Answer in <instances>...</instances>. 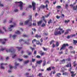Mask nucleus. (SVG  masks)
Wrapping results in <instances>:
<instances>
[{"mask_svg":"<svg viewBox=\"0 0 77 77\" xmlns=\"http://www.w3.org/2000/svg\"><path fill=\"white\" fill-rule=\"evenodd\" d=\"M69 45L68 44H64L62 45L61 48H60V50H62L63 49H65L66 47H68Z\"/></svg>","mask_w":77,"mask_h":77,"instance_id":"nucleus-1","label":"nucleus"},{"mask_svg":"<svg viewBox=\"0 0 77 77\" xmlns=\"http://www.w3.org/2000/svg\"><path fill=\"white\" fill-rule=\"evenodd\" d=\"M29 17H30L29 19L30 20L29 22V26H32V15H30Z\"/></svg>","mask_w":77,"mask_h":77,"instance_id":"nucleus-2","label":"nucleus"},{"mask_svg":"<svg viewBox=\"0 0 77 77\" xmlns=\"http://www.w3.org/2000/svg\"><path fill=\"white\" fill-rule=\"evenodd\" d=\"M20 3V5H19V6L20 7V9L21 11L23 10V3L21 1H20L19 2H15V3Z\"/></svg>","mask_w":77,"mask_h":77,"instance_id":"nucleus-3","label":"nucleus"},{"mask_svg":"<svg viewBox=\"0 0 77 77\" xmlns=\"http://www.w3.org/2000/svg\"><path fill=\"white\" fill-rule=\"evenodd\" d=\"M42 18H43V20L45 22V23H43L41 27H45V26H46V23H47V21H46L45 19V17H44V16H42Z\"/></svg>","mask_w":77,"mask_h":77,"instance_id":"nucleus-4","label":"nucleus"},{"mask_svg":"<svg viewBox=\"0 0 77 77\" xmlns=\"http://www.w3.org/2000/svg\"><path fill=\"white\" fill-rule=\"evenodd\" d=\"M54 35L55 36H57V35H62V32L60 31H55L54 33Z\"/></svg>","mask_w":77,"mask_h":77,"instance_id":"nucleus-5","label":"nucleus"},{"mask_svg":"<svg viewBox=\"0 0 77 77\" xmlns=\"http://www.w3.org/2000/svg\"><path fill=\"white\" fill-rule=\"evenodd\" d=\"M6 51H7V52H10V53H13V54H14L15 53V50L14 49H11L9 50L7 49L6 50Z\"/></svg>","mask_w":77,"mask_h":77,"instance_id":"nucleus-6","label":"nucleus"},{"mask_svg":"<svg viewBox=\"0 0 77 77\" xmlns=\"http://www.w3.org/2000/svg\"><path fill=\"white\" fill-rule=\"evenodd\" d=\"M36 6V3L34 2H32V6L33 7V10L34 11L35 10V6Z\"/></svg>","mask_w":77,"mask_h":77,"instance_id":"nucleus-7","label":"nucleus"},{"mask_svg":"<svg viewBox=\"0 0 77 77\" xmlns=\"http://www.w3.org/2000/svg\"><path fill=\"white\" fill-rule=\"evenodd\" d=\"M16 26V24L14 23V24L13 25H10V28H9V31H12V29H11L12 27H15Z\"/></svg>","mask_w":77,"mask_h":77,"instance_id":"nucleus-8","label":"nucleus"},{"mask_svg":"<svg viewBox=\"0 0 77 77\" xmlns=\"http://www.w3.org/2000/svg\"><path fill=\"white\" fill-rule=\"evenodd\" d=\"M42 22H43V21H42V20L38 22H37V25L38 26H40V25H41V24L42 23Z\"/></svg>","mask_w":77,"mask_h":77,"instance_id":"nucleus-9","label":"nucleus"},{"mask_svg":"<svg viewBox=\"0 0 77 77\" xmlns=\"http://www.w3.org/2000/svg\"><path fill=\"white\" fill-rule=\"evenodd\" d=\"M22 41H23V42H25V43H24V44H27V45H29L30 44V43H27L26 42H25L24 41V40L21 39H20L19 41V42H21Z\"/></svg>","mask_w":77,"mask_h":77,"instance_id":"nucleus-10","label":"nucleus"},{"mask_svg":"<svg viewBox=\"0 0 77 77\" xmlns=\"http://www.w3.org/2000/svg\"><path fill=\"white\" fill-rule=\"evenodd\" d=\"M7 65V63H5V64H4L3 63H1V66L0 67V68L1 69H5V68L2 66V65Z\"/></svg>","mask_w":77,"mask_h":77,"instance_id":"nucleus-11","label":"nucleus"},{"mask_svg":"<svg viewBox=\"0 0 77 77\" xmlns=\"http://www.w3.org/2000/svg\"><path fill=\"white\" fill-rule=\"evenodd\" d=\"M36 44L37 45H42L43 44L42 43H41L39 41H37L36 42Z\"/></svg>","mask_w":77,"mask_h":77,"instance_id":"nucleus-12","label":"nucleus"},{"mask_svg":"<svg viewBox=\"0 0 77 77\" xmlns=\"http://www.w3.org/2000/svg\"><path fill=\"white\" fill-rule=\"evenodd\" d=\"M30 18H29V20H27L25 22V23H24L25 25H27V24H28L29 22H30Z\"/></svg>","mask_w":77,"mask_h":77,"instance_id":"nucleus-13","label":"nucleus"},{"mask_svg":"<svg viewBox=\"0 0 77 77\" xmlns=\"http://www.w3.org/2000/svg\"><path fill=\"white\" fill-rule=\"evenodd\" d=\"M42 37V36H41V35H38V34H36L35 36V38H41Z\"/></svg>","mask_w":77,"mask_h":77,"instance_id":"nucleus-14","label":"nucleus"},{"mask_svg":"<svg viewBox=\"0 0 77 77\" xmlns=\"http://www.w3.org/2000/svg\"><path fill=\"white\" fill-rule=\"evenodd\" d=\"M14 65H15V66L14 67V69H17V66H18V65H19V64L17 63H15L14 64Z\"/></svg>","mask_w":77,"mask_h":77,"instance_id":"nucleus-15","label":"nucleus"},{"mask_svg":"<svg viewBox=\"0 0 77 77\" xmlns=\"http://www.w3.org/2000/svg\"><path fill=\"white\" fill-rule=\"evenodd\" d=\"M65 61H66L65 60V59H63L62 60L60 61L61 63L60 62V64H61L62 63H65Z\"/></svg>","mask_w":77,"mask_h":77,"instance_id":"nucleus-16","label":"nucleus"},{"mask_svg":"<svg viewBox=\"0 0 77 77\" xmlns=\"http://www.w3.org/2000/svg\"><path fill=\"white\" fill-rule=\"evenodd\" d=\"M42 62V60H40L39 61H38L36 62L37 63H38V64H39V65H40L41 63Z\"/></svg>","mask_w":77,"mask_h":77,"instance_id":"nucleus-17","label":"nucleus"},{"mask_svg":"<svg viewBox=\"0 0 77 77\" xmlns=\"http://www.w3.org/2000/svg\"><path fill=\"white\" fill-rule=\"evenodd\" d=\"M76 62V61H75L73 63V66H74V67H75V66H77V64L75 63Z\"/></svg>","mask_w":77,"mask_h":77,"instance_id":"nucleus-18","label":"nucleus"},{"mask_svg":"<svg viewBox=\"0 0 77 77\" xmlns=\"http://www.w3.org/2000/svg\"><path fill=\"white\" fill-rule=\"evenodd\" d=\"M73 11H76L77 9V7H76V5L75 7V6H73Z\"/></svg>","mask_w":77,"mask_h":77,"instance_id":"nucleus-19","label":"nucleus"},{"mask_svg":"<svg viewBox=\"0 0 77 77\" xmlns=\"http://www.w3.org/2000/svg\"><path fill=\"white\" fill-rule=\"evenodd\" d=\"M46 64V60H45L43 61V66H45Z\"/></svg>","mask_w":77,"mask_h":77,"instance_id":"nucleus-20","label":"nucleus"},{"mask_svg":"<svg viewBox=\"0 0 77 77\" xmlns=\"http://www.w3.org/2000/svg\"><path fill=\"white\" fill-rule=\"evenodd\" d=\"M69 73L66 72H64L63 73V75H68Z\"/></svg>","mask_w":77,"mask_h":77,"instance_id":"nucleus-21","label":"nucleus"},{"mask_svg":"<svg viewBox=\"0 0 77 77\" xmlns=\"http://www.w3.org/2000/svg\"><path fill=\"white\" fill-rule=\"evenodd\" d=\"M56 47H58L59 46V42H56Z\"/></svg>","mask_w":77,"mask_h":77,"instance_id":"nucleus-22","label":"nucleus"},{"mask_svg":"<svg viewBox=\"0 0 77 77\" xmlns=\"http://www.w3.org/2000/svg\"><path fill=\"white\" fill-rule=\"evenodd\" d=\"M8 41V39L7 38L4 39L3 40L0 39V41L1 42H2V41Z\"/></svg>","mask_w":77,"mask_h":77,"instance_id":"nucleus-23","label":"nucleus"},{"mask_svg":"<svg viewBox=\"0 0 77 77\" xmlns=\"http://www.w3.org/2000/svg\"><path fill=\"white\" fill-rule=\"evenodd\" d=\"M54 42H55L54 41V40H52L51 42H50V45H51V44H52V43H54Z\"/></svg>","mask_w":77,"mask_h":77,"instance_id":"nucleus-24","label":"nucleus"},{"mask_svg":"<svg viewBox=\"0 0 77 77\" xmlns=\"http://www.w3.org/2000/svg\"><path fill=\"white\" fill-rule=\"evenodd\" d=\"M73 43L74 44H75H75L77 43V40H73Z\"/></svg>","mask_w":77,"mask_h":77,"instance_id":"nucleus-25","label":"nucleus"},{"mask_svg":"<svg viewBox=\"0 0 77 77\" xmlns=\"http://www.w3.org/2000/svg\"><path fill=\"white\" fill-rule=\"evenodd\" d=\"M50 14H51V13H49L48 14H47V15L46 16H45V17H46V18H48V17L50 16Z\"/></svg>","mask_w":77,"mask_h":77,"instance_id":"nucleus-26","label":"nucleus"},{"mask_svg":"<svg viewBox=\"0 0 77 77\" xmlns=\"http://www.w3.org/2000/svg\"><path fill=\"white\" fill-rule=\"evenodd\" d=\"M52 23V20H51V19H50L49 21H48V24H50V23Z\"/></svg>","mask_w":77,"mask_h":77,"instance_id":"nucleus-27","label":"nucleus"},{"mask_svg":"<svg viewBox=\"0 0 77 77\" xmlns=\"http://www.w3.org/2000/svg\"><path fill=\"white\" fill-rule=\"evenodd\" d=\"M42 48L43 49L44 51H47L48 50V49L47 48H45L43 47Z\"/></svg>","mask_w":77,"mask_h":77,"instance_id":"nucleus-28","label":"nucleus"},{"mask_svg":"<svg viewBox=\"0 0 77 77\" xmlns=\"http://www.w3.org/2000/svg\"><path fill=\"white\" fill-rule=\"evenodd\" d=\"M15 33L20 35V34H21V32L19 31H17V32H15Z\"/></svg>","mask_w":77,"mask_h":77,"instance_id":"nucleus-29","label":"nucleus"},{"mask_svg":"<svg viewBox=\"0 0 77 77\" xmlns=\"http://www.w3.org/2000/svg\"><path fill=\"white\" fill-rule=\"evenodd\" d=\"M65 8L66 9H68V4H66Z\"/></svg>","mask_w":77,"mask_h":77,"instance_id":"nucleus-30","label":"nucleus"},{"mask_svg":"<svg viewBox=\"0 0 77 77\" xmlns=\"http://www.w3.org/2000/svg\"><path fill=\"white\" fill-rule=\"evenodd\" d=\"M69 66L70 68V69H72V67H71V63H69Z\"/></svg>","mask_w":77,"mask_h":77,"instance_id":"nucleus-31","label":"nucleus"},{"mask_svg":"<svg viewBox=\"0 0 77 77\" xmlns=\"http://www.w3.org/2000/svg\"><path fill=\"white\" fill-rule=\"evenodd\" d=\"M47 71H51V67H49L48 68H47Z\"/></svg>","mask_w":77,"mask_h":77,"instance_id":"nucleus-32","label":"nucleus"},{"mask_svg":"<svg viewBox=\"0 0 77 77\" xmlns=\"http://www.w3.org/2000/svg\"><path fill=\"white\" fill-rule=\"evenodd\" d=\"M28 62H29V60H27V61H25L24 62V63L25 64H26V63H28Z\"/></svg>","mask_w":77,"mask_h":77,"instance_id":"nucleus-33","label":"nucleus"},{"mask_svg":"<svg viewBox=\"0 0 77 77\" xmlns=\"http://www.w3.org/2000/svg\"><path fill=\"white\" fill-rule=\"evenodd\" d=\"M37 41H36V39H34V40L32 41V44H34V42H36Z\"/></svg>","mask_w":77,"mask_h":77,"instance_id":"nucleus-34","label":"nucleus"},{"mask_svg":"<svg viewBox=\"0 0 77 77\" xmlns=\"http://www.w3.org/2000/svg\"><path fill=\"white\" fill-rule=\"evenodd\" d=\"M45 54V53L44 52H42L40 53V55L41 56H43V55H44Z\"/></svg>","mask_w":77,"mask_h":77,"instance_id":"nucleus-35","label":"nucleus"},{"mask_svg":"<svg viewBox=\"0 0 77 77\" xmlns=\"http://www.w3.org/2000/svg\"><path fill=\"white\" fill-rule=\"evenodd\" d=\"M61 74L60 73H57L56 74L57 76H59V75H61Z\"/></svg>","mask_w":77,"mask_h":77,"instance_id":"nucleus-36","label":"nucleus"},{"mask_svg":"<svg viewBox=\"0 0 77 77\" xmlns=\"http://www.w3.org/2000/svg\"><path fill=\"white\" fill-rule=\"evenodd\" d=\"M23 57L25 58V59H27L28 57H29V56L27 55H24L23 56Z\"/></svg>","mask_w":77,"mask_h":77,"instance_id":"nucleus-37","label":"nucleus"},{"mask_svg":"<svg viewBox=\"0 0 77 77\" xmlns=\"http://www.w3.org/2000/svg\"><path fill=\"white\" fill-rule=\"evenodd\" d=\"M45 3L46 4L48 3V4H49V3H50V2H49V1H48V0H47L45 1Z\"/></svg>","mask_w":77,"mask_h":77,"instance_id":"nucleus-38","label":"nucleus"},{"mask_svg":"<svg viewBox=\"0 0 77 77\" xmlns=\"http://www.w3.org/2000/svg\"><path fill=\"white\" fill-rule=\"evenodd\" d=\"M69 20H66L65 21V23H68L70 21Z\"/></svg>","mask_w":77,"mask_h":77,"instance_id":"nucleus-39","label":"nucleus"},{"mask_svg":"<svg viewBox=\"0 0 77 77\" xmlns=\"http://www.w3.org/2000/svg\"><path fill=\"white\" fill-rule=\"evenodd\" d=\"M57 8V9H60L61 8V6H57L56 7Z\"/></svg>","mask_w":77,"mask_h":77,"instance_id":"nucleus-40","label":"nucleus"},{"mask_svg":"<svg viewBox=\"0 0 77 77\" xmlns=\"http://www.w3.org/2000/svg\"><path fill=\"white\" fill-rule=\"evenodd\" d=\"M75 51H74L70 52V53H72V54H75Z\"/></svg>","mask_w":77,"mask_h":77,"instance_id":"nucleus-41","label":"nucleus"},{"mask_svg":"<svg viewBox=\"0 0 77 77\" xmlns=\"http://www.w3.org/2000/svg\"><path fill=\"white\" fill-rule=\"evenodd\" d=\"M41 8L43 9H45V6L44 5H41Z\"/></svg>","mask_w":77,"mask_h":77,"instance_id":"nucleus-42","label":"nucleus"},{"mask_svg":"<svg viewBox=\"0 0 77 77\" xmlns=\"http://www.w3.org/2000/svg\"><path fill=\"white\" fill-rule=\"evenodd\" d=\"M58 30H60V31H62L63 30V29L60 28V26L58 29Z\"/></svg>","mask_w":77,"mask_h":77,"instance_id":"nucleus-43","label":"nucleus"},{"mask_svg":"<svg viewBox=\"0 0 77 77\" xmlns=\"http://www.w3.org/2000/svg\"><path fill=\"white\" fill-rule=\"evenodd\" d=\"M76 73H75V74H72L71 75V76L72 77H74V76H75V75H76Z\"/></svg>","mask_w":77,"mask_h":77,"instance_id":"nucleus-44","label":"nucleus"},{"mask_svg":"<svg viewBox=\"0 0 77 77\" xmlns=\"http://www.w3.org/2000/svg\"><path fill=\"white\" fill-rule=\"evenodd\" d=\"M30 49H31V50H32V51H33V50H35V48H32V47H30Z\"/></svg>","mask_w":77,"mask_h":77,"instance_id":"nucleus-45","label":"nucleus"},{"mask_svg":"<svg viewBox=\"0 0 77 77\" xmlns=\"http://www.w3.org/2000/svg\"><path fill=\"white\" fill-rule=\"evenodd\" d=\"M36 58H38V59H39L41 58V56H39V55H37L36 56Z\"/></svg>","mask_w":77,"mask_h":77,"instance_id":"nucleus-46","label":"nucleus"},{"mask_svg":"<svg viewBox=\"0 0 77 77\" xmlns=\"http://www.w3.org/2000/svg\"><path fill=\"white\" fill-rule=\"evenodd\" d=\"M69 33V32H66L64 33V35H67V34H68Z\"/></svg>","mask_w":77,"mask_h":77,"instance_id":"nucleus-47","label":"nucleus"},{"mask_svg":"<svg viewBox=\"0 0 77 77\" xmlns=\"http://www.w3.org/2000/svg\"><path fill=\"white\" fill-rule=\"evenodd\" d=\"M66 67H67V68H68V67H69V63L66 64Z\"/></svg>","mask_w":77,"mask_h":77,"instance_id":"nucleus-48","label":"nucleus"},{"mask_svg":"<svg viewBox=\"0 0 77 77\" xmlns=\"http://www.w3.org/2000/svg\"><path fill=\"white\" fill-rule=\"evenodd\" d=\"M17 36V35H13L12 37L13 38V39H15V38Z\"/></svg>","mask_w":77,"mask_h":77,"instance_id":"nucleus-49","label":"nucleus"},{"mask_svg":"<svg viewBox=\"0 0 77 77\" xmlns=\"http://www.w3.org/2000/svg\"><path fill=\"white\" fill-rule=\"evenodd\" d=\"M35 60H36L35 59H33V58L32 59V62H35Z\"/></svg>","mask_w":77,"mask_h":77,"instance_id":"nucleus-50","label":"nucleus"},{"mask_svg":"<svg viewBox=\"0 0 77 77\" xmlns=\"http://www.w3.org/2000/svg\"><path fill=\"white\" fill-rule=\"evenodd\" d=\"M3 30H5V32H7V30H6V27H3Z\"/></svg>","mask_w":77,"mask_h":77,"instance_id":"nucleus-51","label":"nucleus"},{"mask_svg":"<svg viewBox=\"0 0 77 77\" xmlns=\"http://www.w3.org/2000/svg\"><path fill=\"white\" fill-rule=\"evenodd\" d=\"M70 36H71L72 38V37H73V36H75V34L71 35Z\"/></svg>","mask_w":77,"mask_h":77,"instance_id":"nucleus-52","label":"nucleus"},{"mask_svg":"<svg viewBox=\"0 0 77 77\" xmlns=\"http://www.w3.org/2000/svg\"><path fill=\"white\" fill-rule=\"evenodd\" d=\"M40 42H41V43H42V42H43V39H42V38H41L40 39Z\"/></svg>","mask_w":77,"mask_h":77,"instance_id":"nucleus-53","label":"nucleus"},{"mask_svg":"<svg viewBox=\"0 0 77 77\" xmlns=\"http://www.w3.org/2000/svg\"><path fill=\"white\" fill-rule=\"evenodd\" d=\"M56 18H57V19H59L60 18V17L59 16H56Z\"/></svg>","mask_w":77,"mask_h":77,"instance_id":"nucleus-54","label":"nucleus"},{"mask_svg":"<svg viewBox=\"0 0 77 77\" xmlns=\"http://www.w3.org/2000/svg\"><path fill=\"white\" fill-rule=\"evenodd\" d=\"M56 47V45H55L54 44H52V47L53 48H54Z\"/></svg>","mask_w":77,"mask_h":77,"instance_id":"nucleus-55","label":"nucleus"},{"mask_svg":"<svg viewBox=\"0 0 77 77\" xmlns=\"http://www.w3.org/2000/svg\"><path fill=\"white\" fill-rule=\"evenodd\" d=\"M17 60H20V62H21V61H22L23 60V59L18 58V59H17Z\"/></svg>","mask_w":77,"mask_h":77,"instance_id":"nucleus-56","label":"nucleus"},{"mask_svg":"<svg viewBox=\"0 0 77 77\" xmlns=\"http://www.w3.org/2000/svg\"><path fill=\"white\" fill-rule=\"evenodd\" d=\"M14 11L15 12H17L18 11V10L17 9H16L14 10Z\"/></svg>","mask_w":77,"mask_h":77,"instance_id":"nucleus-57","label":"nucleus"},{"mask_svg":"<svg viewBox=\"0 0 77 77\" xmlns=\"http://www.w3.org/2000/svg\"><path fill=\"white\" fill-rule=\"evenodd\" d=\"M32 26H36V24L35 23H32Z\"/></svg>","mask_w":77,"mask_h":77,"instance_id":"nucleus-58","label":"nucleus"},{"mask_svg":"<svg viewBox=\"0 0 77 77\" xmlns=\"http://www.w3.org/2000/svg\"><path fill=\"white\" fill-rule=\"evenodd\" d=\"M4 50H5V48H2L0 50V51H4Z\"/></svg>","mask_w":77,"mask_h":77,"instance_id":"nucleus-59","label":"nucleus"},{"mask_svg":"<svg viewBox=\"0 0 77 77\" xmlns=\"http://www.w3.org/2000/svg\"><path fill=\"white\" fill-rule=\"evenodd\" d=\"M27 35H23V37H27Z\"/></svg>","mask_w":77,"mask_h":77,"instance_id":"nucleus-60","label":"nucleus"},{"mask_svg":"<svg viewBox=\"0 0 77 77\" xmlns=\"http://www.w3.org/2000/svg\"><path fill=\"white\" fill-rule=\"evenodd\" d=\"M18 48V51H20V50H21V48H22L21 47V48Z\"/></svg>","mask_w":77,"mask_h":77,"instance_id":"nucleus-61","label":"nucleus"},{"mask_svg":"<svg viewBox=\"0 0 77 77\" xmlns=\"http://www.w3.org/2000/svg\"><path fill=\"white\" fill-rule=\"evenodd\" d=\"M67 60L68 61H71V58H70L69 57L67 58Z\"/></svg>","mask_w":77,"mask_h":77,"instance_id":"nucleus-62","label":"nucleus"},{"mask_svg":"<svg viewBox=\"0 0 77 77\" xmlns=\"http://www.w3.org/2000/svg\"><path fill=\"white\" fill-rule=\"evenodd\" d=\"M36 53H37L36 51H35L34 52V54H36Z\"/></svg>","mask_w":77,"mask_h":77,"instance_id":"nucleus-63","label":"nucleus"},{"mask_svg":"<svg viewBox=\"0 0 77 77\" xmlns=\"http://www.w3.org/2000/svg\"><path fill=\"white\" fill-rule=\"evenodd\" d=\"M16 56V54H14V55L12 56V58H14Z\"/></svg>","mask_w":77,"mask_h":77,"instance_id":"nucleus-64","label":"nucleus"}]
</instances>
